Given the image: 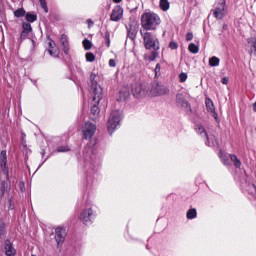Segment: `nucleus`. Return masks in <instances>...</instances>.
I'll return each instance as SVG.
<instances>
[{
  "mask_svg": "<svg viewBox=\"0 0 256 256\" xmlns=\"http://www.w3.org/2000/svg\"><path fill=\"white\" fill-rule=\"evenodd\" d=\"M91 89L93 95V101L99 103L103 99V88L99 85L102 81V76L99 73H92L90 75Z\"/></svg>",
  "mask_w": 256,
  "mask_h": 256,
  "instance_id": "1",
  "label": "nucleus"
},
{
  "mask_svg": "<svg viewBox=\"0 0 256 256\" xmlns=\"http://www.w3.org/2000/svg\"><path fill=\"white\" fill-rule=\"evenodd\" d=\"M141 23L144 29L153 31L154 29H157V26L161 23V18L153 12H146L142 15Z\"/></svg>",
  "mask_w": 256,
  "mask_h": 256,
  "instance_id": "2",
  "label": "nucleus"
},
{
  "mask_svg": "<svg viewBox=\"0 0 256 256\" xmlns=\"http://www.w3.org/2000/svg\"><path fill=\"white\" fill-rule=\"evenodd\" d=\"M144 46L149 51H153V53H152V55H153L152 60L155 59V57H157V51H159V49H160V47H159V39H157L152 34L147 33V34L144 35Z\"/></svg>",
  "mask_w": 256,
  "mask_h": 256,
  "instance_id": "3",
  "label": "nucleus"
},
{
  "mask_svg": "<svg viewBox=\"0 0 256 256\" xmlns=\"http://www.w3.org/2000/svg\"><path fill=\"white\" fill-rule=\"evenodd\" d=\"M78 219L81 223H83V225H93V221H95V210H93V208H86L82 210L78 216Z\"/></svg>",
  "mask_w": 256,
  "mask_h": 256,
  "instance_id": "4",
  "label": "nucleus"
},
{
  "mask_svg": "<svg viewBox=\"0 0 256 256\" xmlns=\"http://www.w3.org/2000/svg\"><path fill=\"white\" fill-rule=\"evenodd\" d=\"M119 125H121V112L114 111L110 114L107 124L110 135L119 127Z\"/></svg>",
  "mask_w": 256,
  "mask_h": 256,
  "instance_id": "5",
  "label": "nucleus"
},
{
  "mask_svg": "<svg viewBox=\"0 0 256 256\" xmlns=\"http://www.w3.org/2000/svg\"><path fill=\"white\" fill-rule=\"evenodd\" d=\"M132 95L137 99H143V97H149V88L146 84L136 83L132 86Z\"/></svg>",
  "mask_w": 256,
  "mask_h": 256,
  "instance_id": "6",
  "label": "nucleus"
},
{
  "mask_svg": "<svg viewBox=\"0 0 256 256\" xmlns=\"http://www.w3.org/2000/svg\"><path fill=\"white\" fill-rule=\"evenodd\" d=\"M165 93H167V90L164 86L158 82H154L148 90V97H161V95H165Z\"/></svg>",
  "mask_w": 256,
  "mask_h": 256,
  "instance_id": "7",
  "label": "nucleus"
},
{
  "mask_svg": "<svg viewBox=\"0 0 256 256\" xmlns=\"http://www.w3.org/2000/svg\"><path fill=\"white\" fill-rule=\"evenodd\" d=\"M212 13L216 19H223L225 17V0H217Z\"/></svg>",
  "mask_w": 256,
  "mask_h": 256,
  "instance_id": "8",
  "label": "nucleus"
},
{
  "mask_svg": "<svg viewBox=\"0 0 256 256\" xmlns=\"http://www.w3.org/2000/svg\"><path fill=\"white\" fill-rule=\"evenodd\" d=\"M95 131H97V126L91 122H86L82 127L84 139H91L95 135Z\"/></svg>",
  "mask_w": 256,
  "mask_h": 256,
  "instance_id": "9",
  "label": "nucleus"
},
{
  "mask_svg": "<svg viewBox=\"0 0 256 256\" xmlns=\"http://www.w3.org/2000/svg\"><path fill=\"white\" fill-rule=\"evenodd\" d=\"M65 228L58 226L55 229V241L58 247H61L65 243Z\"/></svg>",
  "mask_w": 256,
  "mask_h": 256,
  "instance_id": "10",
  "label": "nucleus"
},
{
  "mask_svg": "<svg viewBox=\"0 0 256 256\" xmlns=\"http://www.w3.org/2000/svg\"><path fill=\"white\" fill-rule=\"evenodd\" d=\"M205 105H206L207 113L212 115V117H214V119L217 121L219 116L217 115V112L215 111V104L213 103V100H211V98H206Z\"/></svg>",
  "mask_w": 256,
  "mask_h": 256,
  "instance_id": "11",
  "label": "nucleus"
},
{
  "mask_svg": "<svg viewBox=\"0 0 256 256\" xmlns=\"http://www.w3.org/2000/svg\"><path fill=\"white\" fill-rule=\"evenodd\" d=\"M4 251H5L7 256H15L16 253H17L15 248H13V244H11V241H9V240H7L5 242Z\"/></svg>",
  "mask_w": 256,
  "mask_h": 256,
  "instance_id": "12",
  "label": "nucleus"
},
{
  "mask_svg": "<svg viewBox=\"0 0 256 256\" xmlns=\"http://www.w3.org/2000/svg\"><path fill=\"white\" fill-rule=\"evenodd\" d=\"M121 17H123V8L121 7H116L111 15V20L112 21H119V19H121Z\"/></svg>",
  "mask_w": 256,
  "mask_h": 256,
  "instance_id": "13",
  "label": "nucleus"
},
{
  "mask_svg": "<svg viewBox=\"0 0 256 256\" xmlns=\"http://www.w3.org/2000/svg\"><path fill=\"white\" fill-rule=\"evenodd\" d=\"M33 31V28L31 27V24L29 23H23V31L20 35L21 39H25L29 33Z\"/></svg>",
  "mask_w": 256,
  "mask_h": 256,
  "instance_id": "14",
  "label": "nucleus"
},
{
  "mask_svg": "<svg viewBox=\"0 0 256 256\" xmlns=\"http://www.w3.org/2000/svg\"><path fill=\"white\" fill-rule=\"evenodd\" d=\"M159 7L162 11H169L171 4L169 3V0H160Z\"/></svg>",
  "mask_w": 256,
  "mask_h": 256,
  "instance_id": "15",
  "label": "nucleus"
},
{
  "mask_svg": "<svg viewBox=\"0 0 256 256\" xmlns=\"http://www.w3.org/2000/svg\"><path fill=\"white\" fill-rule=\"evenodd\" d=\"M0 165L3 169V167H5V165H7V151H2L0 153Z\"/></svg>",
  "mask_w": 256,
  "mask_h": 256,
  "instance_id": "16",
  "label": "nucleus"
},
{
  "mask_svg": "<svg viewBox=\"0 0 256 256\" xmlns=\"http://www.w3.org/2000/svg\"><path fill=\"white\" fill-rule=\"evenodd\" d=\"M248 45L250 47V52L253 53V55H256V39L252 38L248 41Z\"/></svg>",
  "mask_w": 256,
  "mask_h": 256,
  "instance_id": "17",
  "label": "nucleus"
},
{
  "mask_svg": "<svg viewBox=\"0 0 256 256\" xmlns=\"http://www.w3.org/2000/svg\"><path fill=\"white\" fill-rule=\"evenodd\" d=\"M219 63H221V60L217 56H213L209 59L210 67H218Z\"/></svg>",
  "mask_w": 256,
  "mask_h": 256,
  "instance_id": "18",
  "label": "nucleus"
},
{
  "mask_svg": "<svg viewBox=\"0 0 256 256\" xmlns=\"http://www.w3.org/2000/svg\"><path fill=\"white\" fill-rule=\"evenodd\" d=\"M187 219H195L197 217V209L191 208L186 213Z\"/></svg>",
  "mask_w": 256,
  "mask_h": 256,
  "instance_id": "19",
  "label": "nucleus"
},
{
  "mask_svg": "<svg viewBox=\"0 0 256 256\" xmlns=\"http://www.w3.org/2000/svg\"><path fill=\"white\" fill-rule=\"evenodd\" d=\"M25 17L26 21H28L29 23H35V21H37V15L35 14L27 13Z\"/></svg>",
  "mask_w": 256,
  "mask_h": 256,
  "instance_id": "20",
  "label": "nucleus"
},
{
  "mask_svg": "<svg viewBox=\"0 0 256 256\" xmlns=\"http://www.w3.org/2000/svg\"><path fill=\"white\" fill-rule=\"evenodd\" d=\"M188 50L190 51V53H199V46L195 45V43H191L188 46Z\"/></svg>",
  "mask_w": 256,
  "mask_h": 256,
  "instance_id": "21",
  "label": "nucleus"
},
{
  "mask_svg": "<svg viewBox=\"0 0 256 256\" xmlns=\"http://www.w3.org/2000/svg\"><path fill=\"white\" fill-rule=\"evenodd\" d=\"M83 47L86 51H89V49H91V47H93V43H91V41H89L88 39L83 40Z\"/></svg>",
  "mask_w": 256,
  "mask_h": 256,
  "instance_id": "22",
  "label": "nucleus"
},
{
  "mask_svg": "<svg viewBox=\"0 0 256 256\" xmlns=\"http://www.w3.org/2000/svg\"><path fill=\"white\" fill-rule=\"evenodd\" d=\"M85 57L88 63H93V61H95V54H93L92 52H87Z\"/></svg>",
  "mask_w": 256,
  "mask_h": 256,
  "instance_id": "23",
  "label": "nucleus"
},
{
  "mask_svg": "<svg viewBox=\"0 0 256 256\" xmlns=\"http://www.w3.org/2000/svg\"><path fill=\"white\" fill-rule=\"evenodd\" d=\"M185 101H187V100L185 99V96L183 94H177L176 103H178V105L185 103Z\"/></svg>",
  "mask_w": 256,
  "mask_h": 256,
  "instance_id": "24",
  "label": "nucleus"
},
{
  "mask_svg": "<svg viewBox=\"0 0 256 256\" xmlns=\"http://www.w3.org/2000/svg\"><path fill=\"white\" fill-rule=\"evenodd\" d=\"M231 161H233L235 167H241V161L237 159V156L235 155H230Z\"/></svg>",
  "mask_w": 256,
  "mask_h": 256,
  "instance_id": "25",
  "label": "nucleus"
},
{
  "mask_svg": "<svg viewBox=\"0 0 256 256\" xmlns=\"http://www.w3.org/2000/svg\"><path fill=\"white\" fill-rule=\"evenodd\" d=\"M94 102H95V104L91 108V113L93 115H99V106H97L99 102H96V101H94Z\"/></svg>",
  "mask_w": 256,
  "mask_h": 256,
  "instance_id": "26",
  "label": "nucleus"
},
{
  "mask_svg": "<svg viewBox=\"0 0 256 256\" xmlns=\"http://www.w3.org/2000/svg\"><path fill=\"white\" fill-rule=\"evenodd\" d=\"M15 17H23L25 16V10L23 8H19L14 12Z\"/></svg>",
  "mask_w": 256,
  "mask_h": 256,
  "instance_id": "27",
  "label": "nucleus"
},
{
  "mask_svg": "<svg viewBox=\"0 0 256 256\" xmlns=\"http://www.w3.org/2000/svg\"><path fill=\"white\" fill-rule=\"evenodd\" d=\"M187 77H188L187 73L185 72L180 73L178 76L180 83H185V81H187Z\"/></svg>",
  "mask_w": 256,
  "mask_h": 256,
  "instance_id": "28",
  "label": "nucleus"
},
{
  "mask_svg": "<svg viewBox=\"0 0 256 256\" xmlns=\"http://www.w3.org/2000/svg\"><path fill=\"white\" fill-rule=\"evenodd\" d=\"M39 3L45 13H49V8H47V2L45 0H39Z\"/></svg>",
  "mask_w": 256,
  "mask_h": 256,
  "instance_id": "29",
  "label": "nucleus"
},
{
  "mask_svg": "<svg viewBox=\"0 0 256 256\" xmlns=\"http://www.w3.org/2000/svg\"><path fill=\"white\" fill-rule=\"evenodd\" d=\"M181 107H183L185 109V111H191V105L189 104V102L186 100L184 101V103L180 104Z\"/></svg>",
  "mask_w": 256,
  "mask_h": 256,
  "instance_id": "30",
  "label": "nucleus"
},
{
  "mask_svg": "<svg viewBox=\"0 0 256 256\" xmlns=\"http://www.w3.org/2000/svg\"><path fill=\"white\" fill-rule=\"evenodd\" d=\"M196 131H197V133H199L200 135L204 133L205 137H207V133H205V128H203V126H197V127H196Z\"/></svg>",
  "mask_w": 256,
  "mask_h": 256,
  "instance_id": "31",
  "label": "nucleus"
},
{
  "mask_svg": "<svg viewBox=\"0 0 256 256\" xmlns=\"http://www.w3.org/2000/svg\"><path fill=\"white\" fill-rule=\"evenodd\" d=\"M221 83L222 85H229V77H223Z\"/></svg>",
  "mask_w": 256,
  "mask_h": 256,
  "instance_id": "32",
  "label": "nucleus"
},
{
  "mask_svg": "<svg viewBox=\"0 0 256 256\" xmlns=\"http://www.w3.org/2000/svg\"><path fill=\"white\" fill-rule=\"evenodd\" d=\"M186 41H193V33L188 32L186 34Z\"/></svg>",
  "mask_w": 256,
  "mask_h": 256,
  "instance_id": "33",
  "label": "nucleus"
},
{
  "mask_svg": "<svg viewBox=\"0 0 256 256\" xmlns=\"http://www.w3.org/2000/svg\"><path fill=\"white\" fill-rule=\"evenodd\" d=\"M117 66V62L115 61V59H110L109 60V67H116Z\"/></svg>",
  "mask_w": 256,
  "mask_h": 256,
  "instance_id": "34",
  "label": "nucleus"
},
{
  "mask_svg": "<svg viewBox=\"0 0 256 256\" xmlns=\"http://www.w3.org/2000/svg\"><path fill=\"white\" fill-rule=\"evenodd\" d=\"M49 53H50V55H53L54 57H57L59 55L57 48L54 49V52H53V50H49Z\"/></svg>",
  "mask_w": 256,
  "mask_h": 256,
  "instance_id": "35",
  "label": "nucleus"
},
{
  "mask_svg": "<svg viewBox=\"0 0 256 256\" xmlns=\"http://www.w3.org/2000/svg\"><path fill=\"white\" fill-rule=\"evenodd\" d=\"M169 47H170V49H177L178 45L176 42H171Z\"/></svg>",
  "mask_w": 256,
  "mask_h": 256,
  "instance_id": "36",
  "label": "nucleus"
},
{
  "mask_svg": "<svg viewBox=\"0 0 256 256\" xmlns=\"http://www.w3.org/2000/svg\"><path fill=\"white\" fill-rule=\"evenodd\" d=\"M252 108H253V111L256 112V101L253 103Z\"/></svg>",
  "mask_w": 256,
  "mask_h": 256,
  "instance_id": "37",
  "label": "nucleus"
},
{
  "mask_svg": "<svg viewBox=\"0 0 256 256\" xmlns=\"http://www.w3.org/2000/svg\"><path fill=\"white\" fill-rule=\"evenodd\" d=\"M161 69V66L159 64L156 65L155 71H159Z\"/></svg>",
  "mask_w": 256,
  "mask_h": 256,
  "instance_id": "38",
  "label": "nucleus"
},
{
  "mask_svg": "<svg viewBox=\"0 0 256 256\" xmlns=\"http://www.w3.org/2000/svg\"><path fill=\"white\" fill-rule=\"evenodd\" d=\"M20 188H21L22 190L25 189V183L22 182V183L20 184Z\"/></svg>",
  "mask_w": 256,
  "mask_h": 256,
  "instance_id": "39",
  "label": "nucleus"
},
{
  "mask_svg": "<svg viewBox=\"0 0 256 256\" xmlns=\"http://www.w3.org/2000/svg\"><path fill=\"white\" fill-rule=\"evenodd\" d=\"M123 0H113L114 3H121Z\"/></svg>",
  "mask_w": 256,
  "mask_h": 256,
  "instance_id": "40",
  "label": "nucleus"
},
{
  "mask_svg": "<svg viewBox=\"0 0 256 256\" xmlns=\"http://www.w3.org/2000/svg\"><path fill=\"white\" fill-rule=\"evenodd\" d=\"M111 45V42L108 40L107 41V46L109 47Z\"/></svg>",
  "mask_w": 256,
  "mask_h": 256,
  "instance_id": "41",
  "label": "nucleus"
},
{
  "mask_svg": "<svg viewBox=\"0 0 256 256\" xmlns=\"http://www.w3.org/2000/svg\"><path fill=\"white\" fill-rule=\"evenodd\" d=\"M220 157H221V159H224V158H223V153H220Z\"/></svg>",
  "mask_w": 256,
  "mask_h": 256,
  "instance_id": "42",
  "label": "nucleus"
}]
</instances>
